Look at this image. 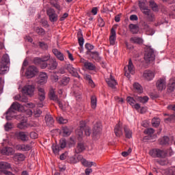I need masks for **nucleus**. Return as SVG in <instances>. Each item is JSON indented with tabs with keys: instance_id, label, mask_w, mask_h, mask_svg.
Listing matches in <instances>:
<instances>
[{
	"instance_id": "e433bc0d",
	"label": "nucleus",
	"mask_w": 175,
	"mask_h": 175,
	"mask_svg": "<svg viewBox=\"0 0 175 175\" xmlns=\"http://www.w3.org/2000/svg\"><path fill=\"white\" fill-rule=\"evenodd\" d=\"M133 88L139 94H142V92H143V88L138 83H135L133 84Z\"/></svg>"
},
{
	"instance_id": "c9c22d12",
	"label": "nucleus",
	"mask_w": 175,
	"mask_h": 175,
	"mask_svg": "<svg viewBox=\"0 0 175 175\" xmlns=\"http://www.w3.org/2000/svg\"><path fill=\"white\" fill-rule=\"evenodd\" d=\"M92 109H96V103L98 100L96 96H92L90 98Z\"/></svg>"
},
{
	"instance_id": "ea45409f",
	"label": "nucleus",
	"mask_w": 175,
	"mask_h": 175,
	"mask_svg": "<svg viewBox=\"0 0 175 175\" xmlns=\"http://www.w3.org/2000/svg\"><path fill=\"white\" fill-rule=\"evenodd\" d=\"M77 36L79 44L80 47H83V45L84 44V38H83V34L81 33V32H79Z\"/></svg>"
},
{
	"instance_id": "7ed1b4c3",
	"label": "nucleus",
	"mask_w": 175,
	"mask_h": 175,
	"mask_svg": "<svg viewBox=\"0 0 175 175\" xmlns=\"http://www.w3.org/2000/svg\"><path fill=\"white\" fill-rule=\"evenodd\" d=\"M149 155L152 157V158H166L167 152H166V150L156 148L150 150Z\"/></svg>"
},
{
	"instance_id": "a19ab883",
	"label": "nucleus",
	"mask_w": 175,
	"mask_h": 175,
	"mask_svg": "<svg viewBox=\"0 0 175 175\" xmlns=\"http://www.w3.org/2000/svg\"><path fill=\"white\" fill-rule=\"evenodd\" d=\"M25 159V156L23 154H17L14 156V160L18 162H23Z\"/></svg>"
},
{
	"instance_id": "5701e85b",
	"label": "nucleus",
	"mask_w": 175,
	"mask_h": 175,
	"mask_svg": "<svg viewBox=\"0 0 175 175\" xmlns=\"http://www.w3.org/2000/svg\"><path fill=\"white\" fill-rule=\"evenodd\" d=\"M1 153L3 155H13L14 154V149L11 147H5L1 150Z\"/></svg>"
},
{
	"instance_id": "20e7f679",
	"label": "nucleus",
	"mask_w": 175,
	"mask_h": 175,
	"mask_svg": "<svg viewBox=\"0 0 175 175\" xmlns=\"http://www.w3.org/2000/svg\"><path fill=\"white\" fill-rule=\"evenodd\" d=\"M144 59L147 62H151L155 60V54L154 53V49L148 48L144 55Z\"/></svg>"
},
{
	"instance_id": "423d86ee",
	"label": "nucleus",
	"mask_w": 175,
	"mask_h": 175,
	"mask_svg": "<svg viewBox=\"0 0 175 175\" xmlns=\"http://www.w3.org/2000/svg\"><path fill=\"white\" fill-rule=\"evenodd\" d=\"M156 88L158 91H163V90H166V78L163 77L159 79L156 82Z\"/></svg>"
},
{
	"instance_id": "3c124183",
	"label": "nucleus",
	"mask_w": 175,
	"mask_h": 175,
	"mask_svg": "<svg viewBox=\"0 0 175 175\" xmlns=\"http://www.w3.org/2000/svg\"><path fill=\"white\" fill-rule=\"evenodd\" d=\"M1 62H3V64H5V65H9V63L10 62L9 56L8 55H4L2 57Z\"/></svg>"
},
{
	"instance_id": "603ef678",
	"label": "nucleus",
	"mask_w": 175,
	"mask_h": 175,
	"mask_svg": "<svg viewBox=\"0 0 175 175\" xmlns=\"http://www.w3.org/2000/svg\"><path fill=\"white\" fill-rule=\"evenodd\" d=\"M154 132H155V130L152 128H149L144 131L145 135H148V136H152Z\"/></svg>"
},
{
	"instance_id": "6ab92c4d",
	"label": "nucleus",
	"mask_w": 175,
	"mask_h": 175,
	"mask_svg": "<svg viewBox=\"0 0 175 175\" xmlns=\"http://www.w3.org/2000/svg\"><path fill=\"white\" fill-rule=\"evenodd\" d=\"M47 79H49V77H47L46 72H40L38 77V83H40V84H44L47 83Z\"/></svg>"
},
{
	"instance_id": "c756f323",
	"label": "nucleus",
	"mask_w": 175,
	"mask_h": 175,
	"mask_svg": "<svg viewBox=\"0 0 175 175\" xmlns=\"http://www.w3.org/2000/svg\"><path fill=\"white\" fill-rule=\"evenodd\" d=\"M92 59L95 61H99L100 59V57L99 56V53L98 51H93L89 53Z\"/></svg>"
},
{
	"instance_id": "393cba45",
	"label": "nucleus",
	"mask_w": 175,
	"mask_h": 175,
	"mask_svg": "<svg viewBox=\"0 0 175 175\" xmlns=\"http://www.w3.org/2000/svg\"><path fill=\"white\" fill-rule=\"evenodd\" d=\"M123 128L124 131V135L126 139H132V130H131L130 128L128 127V126L126 125H124Z\"/></svg>"
},
{
	"instance_id": "0e129e2a",
	"label": "nucleus",
	"mask_w": 175,
	"mask_h": 175,
	"mask_svg": "<svg viewBox=\"0 0 175 175\" xmlns=\"http://www.w3.org/2000/svg\"><path fill=\"white\" fill-rule=\"evenodd\" d=\"M38 133H36V132L30 133L31 139H38Z\"/></svg>"
},
{
	"instance_id": "2f4dec72",
	"label": "nucleus",
	"mask_w": 175,
	"mask_h": 175,
	"mask_svg": "<svg viewBox=\"0 0 175 175\" xmlns=\"http://www.w3.org/2000/svg\"><path fill=\"white\" fill-rule=\"evenodd\" d=\"M139 6L142 12L144 13V14H146V16H148L151 13V11L148 8L146 7H143V3H139Z\"/></svg>"
},
{
	"instance_id": "58836bf2",
	"label": "nucleus",
	"mask_w": 175,
	"mask_h": 175,
	"mask_svg": "<svg viewBox=\"0 0 175 175\" xmlns=\"http://www.w3.org/2000/svg\"><path fill=\"white\" fill-rule=\"evenodd\" d=\"M160 124H161V119H159V118H154L152 120V125L154 128L159 126Z\"/></svg>"
},
{
	"instance_id": "a878e982",
	"label": "nucleus",
	"mask_w": 175,
	"mask_h": 175,
	"mask_svg": "<svg viewBox=\"0 0 175 175\" xmlns=\"http://www.w3.org/2000/svg\"><path fill=\"white\" fill-rule=\"evenodd\" d=\"M100 132H102V124L100 123H96L93 128V135H96Z\"/></svg>"
},
{
	"instance_id": "5fc2aeb1",
	"label": "nucleus",
	"mask_w": 175,
	"mask_h": 175,
	"mask_svg": "<svg viewBox=\"0 0 175 175\" xmlns=\"http://www.w3.org/2000/svg\"><path fill=\"white\" fill-rule=\"evenodd\" d=\"M5 131H6L7 132L10 131V129H13V124L10 123V122H7L5 126Z\"/></svg>"
},
{
	"instance_id": "49530a36",
	"label": "nucleus",
	"mask_w": 175,
	"mask_h": 175,
	"mask_svg": "<svg viewBox=\"0 0 175 175\" xmlns=\"http://www.w3.org/2000/svg\"><path fill=\"white\" fill-rule=\"evenodd\" d=\"M175 88V82L173 80H170L168 84V90L172 92L174 91Z\"/></svg>"
},
{
	"instance_id": "f3484780",
	"label": "nucleus",
	"mask_w": 175,
	"mask_h": 175,
	"mask_svg": "<svg viewBox=\"0 0 175 175\" xmlns=\"http://www.w3.org/2000/svg\"><path fill=\"white\" fill-rule=\"evenodd\" d=\"M127 68L128 72L126 71L124 73V75L126 76V77H129V73L135 75V66H133V63H132L131 59L129 60Z\"/></svg>"
},
{
	"instance_id": "f257e3e1",
	"label": "nucleus",
	"mask_w": 175,
	"mask_h": 175,
	"mask_svg": "<svg viewBox=\"0 0 175 175\" xmlns=\"http://www.w3.org/2000/svg\"><path fill=\"white\" fill-rule=\"evenodd\" d=\"M16 119L21 120V122L17 125V128L19 129H27V128H29V126L32 127L36 126L34 123H27V121L28 119L27 117H24V114L23 113L18 115Z\"/></svg>"
},
{
	"instance_id": "f8f14e48",
	"label": "nucleus",
	"mask_w": 175,
	"mask_h": 175,
	"mask_svg": "<svg viewBox=\"0 0 175 175\" xmlns=\"http://www.w3.org/2000/svg\"><path fill=\"white\" fill-rule=\"evenodd\" d=\"M33 62L36 65H40L42 69H46V68H49V64H47L46 62L40 57L34 58Z\"/></svg>"
},
{
	"instance_id": "c85d7f7f",
	"label": "nucleus",
	"mask_w": 175,
	"mask_h": 175,
	"mask_svg": "<svg viewBox=\"0 0 175 175\" xmlns=\"http://www.w3.org/2000/svg\"><path fill=\"white\" fill-rule=\"evenodd\" d=\"M5 169H10V164L5 161L0 162V170L3 172Z\"/></svg>"
},
{
	"instance_id": "39448f33",
	"label": "nucleus",
	"mask_w": 175,
	"mask_h": 175,
	"mask_svg": "<svg viewBox=\"0 0 175 175\" xmlns=\"http://www.w3.org/2000/svg\"><path fill=\"white\" fill-rule=\"evenodd\" d=\"M38 72V68L35 66H29L27 69L26 76L28 79H32L35 77Z\"/></svg>"
},
{
	"instance_id": "864d4df0",
	"label": "nucleus",
	"mask_w": 175,
	"mask_h": 175,
	"mask_svg": "<svg viewBox=\"0 0 175 175\" xmlns=\"http://www.w3.org/2000/svg\"><path fill=\"white\" fill-rule=\"evenodd\" d=\"M150 7L154 12H158V6L157 5V3L154 1L150 2Z\"/></svg>"
},
{
	"instance_id": "4be33fe9",
	"label": "nucleus",
	"mask_w": 175,
	"mask_h": 175,
	"mask_svg": "<svg viewBox=\"0 0 175 175\" xmlns=\"http://www.w3.org/2000/svg\"><path fill=\"white\" fill-rule=\"evenodd\" d=\"M81 163H82L83 166H85V167H92V166H96V163L94 161H88L85 159H82L81 160Z\"/></svg>"
},
{
	"instance_id": "4c0bfd02",
	"label": "nucleus",
	"mask_w": 175,
	"mask_h": 175,
	"mask_svg": "<svg viewBox=\"0 0 175 175\" xmlns=\"http://www.w3.org/2000/svg\"><path fill=\"white\" fill-rule=\"evenodd\" d=\"M69 81H70V78L67 77H64L62 80H60V85H68L69 84Z\"/></svg>"
},
{
	"instance_id": "6e6d98bb",
	"label": "nucleus",
	"mask_w": 175,
	"mask_h": 175,
	"mask_svg": "<svg viewBox=\"0 0 175 175\" xmlns=\"http://www.w3.org/2000/svg\"><path fill=\"white\" fill-rule=\"evenodd\" d=\"M57 120L59 124H66L68 122V120L64 119L63 117L57 118Z\"/></svg>"
},
{
	"instance_id": "9d476101",
	"label": "nucleus",
	"mask_w": 175,
	"mask_h": 175,
	"mask_svg": "<svg viewBox=\"0 0 175 175\" xmlns=\"http://www.w3.org/2000/svg\"><path fill=\"white\" fill-rule=\"evenodd\" d=\"M46 13L51 23H55V21L58 20V15L55 14V10H54V9L53 8L48 9L46 11Z\"/></svg>"
},
{
	"instance_id": "b1692460",
	"label": "nucleus",
	"mask_w": 175,
	"mask_h": 175,
	"mask_svg": "<svg viewBox=\"0 0 175 175\" xmlns=\"http://www.w3.org/2000/svg\"><path fill=\"white\" fill-rule=\"evenodd\" d=\"M45 122L48 126H53L54 124V118L50 114H46L44 118Z\"/></svg>"
},
{
	"instance_id": "f03ea898",
	"label": "nucleus",
	"mask_w": 175,
	"mask_h": 175,
	"mask_svg": "<svg viewBox=\"0 0 175 175\" xmlns=\"http://www.w3.org/2000/svg\"><path fill=\"white\" fill-rule=\"evenodd\" d=\"M83 131H85V134L86 136H90L91 135V129L85 126V122L84 121L80 122V126L76 130V135H77L79 137H83Z\"/></svg>"
},
{
	"instance_id": "4468645a",
	"label": "nucleus",
	"mask_w": 175,
	"mask_h": 175,
	"mask_svg": "<svg viewBox=\"0 0 175 175\" xmlns=\"http://www.w3.org/2000/svg\"><path fill=\"white\" fill-rule=\"evenodd\" d=\"M57 66L58 62H57V59H55V58H51L49 61L48 69H49V70H55Z\"/></svg>"
},
{
	"instance_id": "79ce46f5",
	"label": "nucleus",
	"mask_w": 175,
	"mask_h": 175,
	"mask_svg": "<svg viewBox=\"0 0 175 175\" xmlns=\"http://www.w3.org/2000/svg\"><path fill=\"white\" fill-rule=\"evenodd\" d=\"M170 139L167 137H163V138L159 139V144L161 146H166V144H169Z\"/></svg>"
},
{
	"instance_id": "cd10ccee",
	"label": "nucleus",
	"mask_w": 175,
	"mask_h": 175,
	"mask_svg": "<svg viewBox=\"0 0 175 175\" xmlns=\"http://www.w3.org/2000/svg\"><path fill=\"white\" fill-rule=\"evenodd\" d=\"M164 116H168V118L164 119V122H165L166 124H169L170 122H175L174 114L169 115L167 113H164Z\"/></svg>"
},
{
	"instance_id": "37998d69",
	"label": "nucleus",
	"mask_w": 175,
	"mask_h": 175,
	"mask_svg": "<svg viewBox=\"0 0 175 175\" xmlns=\"http://www.w3.org/2000/svg\"><path fill=\"white\" fill-rule=\"evenodd\" d=\"M85 68L86 69H89V70H95V65H94V64L88 62L87 63H85Z\"/></svg>"
},
{
	"instance_id": "9b49d317",
	"label": "nucleus",
	"mask_w": 175,
	"mask_h": 175,
	"mask_svg": "<svg viewBox=\"0 0 175 175\" xmlns=\"http://www.w3.org/2000/svg\"><path fill=\"white\" fill-rule=\"evenodd\" d=\"M142 77L147 80V81H151L155 77V72L154 71L146 70L144 72Z\"/></svg>"
},
{
	"instance_id": "a18cd8bd",
	"label": "nucleus",
	"mask_w": 175,
	"mask_h": 175,
	"mask_svg": "<svg viewBox=\"0 0 175 175\" xmlns=\"http://www.w3.org/2000/svg\"><path fill=\"white\" fill-rule=\"evenodd\" d=\"M52 150L54 154H58V152H59V150L62 149L61 148V146L55 144H53L52 146Z\"/></svg>"
},
{
	"instance_id": "72a5a7b5",
	"label": "nucleus",
	"mask_w": 175,
	"mask_h": 175,
	"mask_svg": "<svg viewBox=\"0 0 175 175\" xmlns=\"http://www.w3.org/2000/svg\"><path fill=\"white\" fill-rule=\"evenodd\" d=\"M129 28L132 33H137L139 32V27L134 24H130Z\"/></svg>"
},
{
	"instance_id": "338daca9",
	"label": "nucleus",
	"mask_w": 175,
	"mask_h": 175,
	"mask_svg": "<svg viewBox=\"0 0 175 175\" xmlns=\"http://www.w3.org/2000/svg\"><path fill=\"white\" fill-rule=\"evenodd\" d=\"M92 173V169L91 168H87L85 170V174L86 175H89L90 174Z\"/></svg>"
},
{
	"instance_id": "f704fd0d",
	"label": "nucleus",
	"mask_w": 175,
	"mask_h": 175,
	"mask_svg": "<svg viewBox=\"0 0 175 175\" xmlns=\"http://www.w3.org/2000/svg\"><path fill=\"white\" fill-rule=\"evenodd\" d=\"M130 40L132 43H137V44H142L143 43V39L139 37H133Z\"/></svg>"
},
{
	"instance_id": "aec40b11",
	"label": "nucleus",
	"mask_w": 175,
	"mask_h": 175,
	"mask_svg": "<svg viewBox=\"0 0 175 175\" xmlns=\"http://www.w3.org/2000/svg\"><path fill=\"white\" fill-rule=\"evenodd\" d=\"M106 83L111 88H114L117 85V81H116V79H114L111 75H110V78L106 79Z\"/></svg>"
},
{
	"instance_id": "2eb2a0df",
	"label": "nucleus",
	"mask_w": 175,
	"mask_h": 175,
	"mask_svg": "<svg viewBox=\"0 0 175 175\" xmlns=\"http://www.w3.org/2000/svg\"><path fill=\"white\" fill-rule=\"evenodd\" d=\"M18 151H29L32 149V146L29 144H18L15 146Z\"/></svg>"
},
{
	"instance_id": "ddd939ff",
	"label": "nucleus",
	"mask_w": 175,
	"mask_h": 175,
	"mask_svg": "<svg viewBox=\"0 0 175 175\" xmlns=\"http://www.w3.org/2000/svg\"><path fill=\"white\" fill-rule=\"evenodd\" d=\"M23 94H26V95H33V92H35V86L33 85H27L23 88Z\"/></svg>"
},
{
	"instance_id": "4d7b16f0",
	"label": "nucleus",
	"mask_w": 175,
	"mask_h": 175,
	"mask_svg": "<svg viewBox=\"0 0 175 175\" xmlns=\"http://www.w3.org/2000/svg\"><path fill=\"white\" fill-rule=\"evenodd\" d=\"M36 32L38 33V35H44V29L43 28L37 27L36 29Z\"/></svg>"
},
{
	"instance_id": "0eeeda50",
	"label": "nucleus",
	"mask_w": 175,
	"mask_h": 175,
	"mask_svg": "<svg viewBox=\"0 0 175 175\" xmlns=\"http://www.w3.org/2000/svg\"><path fill=\"white\" fill-rule=\"evenodd\" d=\"M20 109H21V105H20V103H14L10 109L8 110V111H7V114L8 116H6V120H8V121L10 120H12V118H10V117H9V116H10V114H12V113H14V111L13 110H17L18 111H20Z\"/></svg>"
},
{
	"instance_id": "412c9836",
	"label": "nucleus",
	"mask_w": 175,
	"mask_h": 175,
	"mask_svg": "<svg viewBox=\"0 0 175 175\" xmlns=\"http://www.w3.org/2000/svg\"><path fill=\"white\" fill-rule=\"evenodd\" d=\"M53 53L55 55L56 58L59 59V61H64L65 57H64V54L61 53V51H58V49H53Z\"/></svg>"
},
{
	"instance_id": "052dcab7",
	"label": "nucleus",
	"mask_w": 175,
	"mask_h": 175,
	"mask_svg": "<svg viewBox=\"0 0 175 175\" xmlns=\"http://www.w3.org/2000/svg\"><path fill=\"white\" fill-rule=\"evenodd\" d=\"M50 95H51V98L53 99V100H58V97L55 96V94L54 93V92L51 91Z\"/></svg>"
},
{
	"instance_id": "774afa93",
	"label": "nucleus",
	"mask_w": 175,
	"mask_h": 175,
	"mask_svg": "<svg viewBox=\"0 0 175 175\" xmlns=\"http://www.w3.org/2000/svg\"><path fill=\"white\" fill-rule=\"evenodd\" d=\"M167 109L168 110H173V111H175V104L168 105Z\"/></svg>"
},
{
	"instance_id": "69168bd1",
	"label": "nucleus",
	"mask_w": 175,
	"mask_h": 175,
	"mask_svg": "<svg viewBox=\"0 0 175 175\" xmlns=\"http://www.w3.org/2000/svg\"><path fill=\"white\" fill-rule=\"evenodd\" d=\"M68 16H69V14L68 13H64L59 18L60 21H64L65 20V18H66V17H68Z\"/></svg>"
},
{
	"instance_id": "de8ad7c7",
	"label": "nucleus",
	"mask_w": 175,
	"mask_h": 175,
	"mask_svg": "<svg viewBox=\"0 0 175 175\" xmlns=\"http://www.w3.org/2000/svg\"><path fill=\"white\" fill-rule=\"evenodd\" d=\"M126 102L132 107L135 106V103H136V100H135V99L131 96H128L126 98Z\"/></svg>"
},
{
	"instance_id": "bb28decb",
	"label": "nucleus",
	"mask_w": 175,
	"mask_h": 175,
	"mask_svg": "<svg viewBox=\"0 0 175 175\" xmlns=\"http://www.w3.org/2000/svg\"><path fill=\"white\" fill-rule=\"evenodd\" d=\"M38 99L40 100H44L46 99V92L42 88H38Z\"/></svg>"
},
{
	"instance_id": "7c9ffc66",
	"label": "nucleus",
	"mask_w": 175,
	"mask_h": 175,
	"mask_svg": "<svg viewBox=\"0 0 175 175\" xmlns=\"http://www.w3.org/2000/svg\"><path fill=\"white\" fill-rule=\"evenodd\" d=\"M68 70L70 72V73L74 76L75 77H79V73H77V71L75 68H73L72 66H68Z\"/></svg>"
},
{
	"instance_id": "6e6552de",
	"label": "nucleus",
	"mask_w": 175,
	"mask_h": 175,
	"mask_svg": "<svg viewBox=\"0 0 175 175\" xmlns=\"http://www.w3.org/2000/svg\"><path fill=\"white\" fill-rule=\"evenodd\" d=\"M14 137L17 140H21V142H28V134L24 131L16 132L14 134Z\"/></svg>"
},
{
	"instance_id": "680f3d73",
	"label": "nucleus",
	"mask_w": 175,
	"mask_h": 175,
	"mask_svg": "<svg viewBox=\"0 0 175 175\" xmlns=\"http://www.w3.org/2000/svg\"><path fill=\"white\" fill-rule=\"evenodd\" d=\"M51 79L52 80V81H54L55 83H57V81H58V75H52L51 76Z\"/></svg>"
},
{
	"instance_id": "8fccbe9b",
	"label": "nucleus",
	"mask_w": 175,
	"mask_h": 175,
	"mask_svg": "<svg viewBox=\"0 0 175 175\" xmlns=\"http://www.w3.org/2000/svg\"><path fill=\"white\" fill-rule=\"evenodd\" d=\"M85 47L86 50H88L87 54H90L91 50H94V45H92L90 43L85 44Z\"/></svg>"
},
{
	"instance_id": "bf43d9fd",
	"label": "nucleus",
	"mask_w": 175,
	"mask_h": 175,
	"mask_svg": "<svg viewBox=\"0 0 175 175\" xmlns=\"http://www.w3.org/2000/svg\"><path fill=\"white\" fill-rule=\"evenodd\" d=\"M60 148H65L66 147V141L65 139H61L60 142Z\"/></svg>"
},
{
	"instance_id": "09e8293b",
	"label": "nucleus",
	"mask_w": 175,
	"mask_h": 175,
	"mask_svg": "<svg viewBox=\"0 0 175 175\" xmlns=\"http://www.w3.org/2000/svg\"><path fill=\"white\" fill-rule=\"evenodd\" d=\"M62 131L64 136H69L72 133V131L68 127H63Z\"/></svg>"
},
{
	"instance_id": "dca6fc26",
	"label": "nucleus",
	"mask_w": 175,
	"mask_h": 175,
	"mask_svg": "<svg viewBox=\"0 0 175 175\" xmlns=\"http://www.w3.org/2000/svg\"><path fill=\"white\" fill-rule=\"evenodd\" d=\"M114 133L117 137H121L124 135L122 133V124L121 123L119 122L115 126Z\"/></svg>"
},
{
	"instance_id": "c03bdc74",
	"label": "nucleus",
	"mask_w": 175,
	"mask_h": 175,
	"mask_svg": "<svg viewBox=\"0 0 175 175\" xmlns=\"http://www.w3.org/2000/svg\"><path fill=\"white\" fill-rule=\"evenodd\" d=\"M148 96H145L144 97L142 96H139L137 98V100L138 102H140L141 103H147V102H148Z\"/></svg>"
},
{
	"instance_id": "e2e57ef3",
	"label": "nucleus",
	"mask_w": 175,
	"mask_h": 175,
	"mask_svg": "<svg viewBox=\"0 0 175 175\" xmlns=\"http://www.w3.org/2000/svg\"><path fill=\"white\" fill-rule=\"evenodd\" d=\"M148 18L149 21H154L155 20V16L152 14V13H150L149 15H148Z\"/></svg>"
},
{
	"instance_id": "473e14b6",
	"label": "nucleus",
	"mask_w": 175,
	"mask_h": 175,
	"mask_svg": "<svg viewBox=\"0 0 175 175\" xmlns=\"http://www.w3.org/2000/svg\"><path fill=\"white\" fill-rule=\"evenodd\" d=\"M85 150V146H84L83 144L79 143L78 144L77 148L75 149V151L77 154H80V152H83Z\"/></svg>"
},
{
	"instance_id": "13d9d810",
	"label": "nucleus",
	"mask_w": 175,
	"mask_h": 175,
	"mask_svg": "<svg viewBox=\"0 0 175 175\" xmlns=\"http://www.w3.org/2000/svg\"><path fill=\"white\" fill-rule=\"evenodd\" d=\"M98 25L99 27H105V21L102 17H99L98 19Z\"/></svg>"
},
{
	"instance_id": "1a4fd4ad",
	"label": "nucleus",
	"mask_w": 175,
	"mask_h": 175,
	"mask_svg": "<svg viewBox=\"0 0 175 175\" xmlns=\"http://www.w3.org/2000/svg\"><path fill=\"white\" fill-rule=\"evenodd\" d=\"M117 29V26H113L111 29L110 36H109V42L111 46H114L116 44V40L117 38V33L116 30Z\"/></svg>"
},
{
	"instance_id": "a211bd4d",
	"label": "nucleus",
	"mask_w": 175,
	"mask_h": 175,
	"mask_svg": "<svg viewBox=\"0 0 175 175\" xmlns=\"http://www.w3.org/2000/svg\"><path fill=\"white\" fill-rule=\"evenodd\" d=\"M9 72V66L3 63V62H0V75H5Z\"/></svg>"
}]
</instances>
